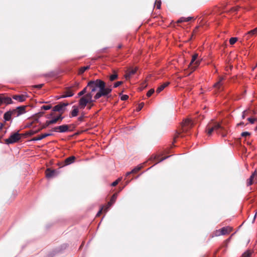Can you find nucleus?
Wrapping results in <instances>:
<instances>
[{
    "mask_svg": "<svg viewBox=\"0 0 257 257\" xmlns=\"http://www.w3.org/2000/svg\"><path fill=\"white\" fill-rule=\"evenodd\" d=\"M87 85L88 92L79 100V107L80 109H84L88 103L94 102L101 97L109 98L111 96V86H106L105 83L100 79L90 81Z\"/></svg>",
    "mask_w": 257,
    "mask_h": 257,
    "instance_id": "obj_1",
    "label": "nucleus"
},
{
    "mask_svg": "<svg viewBox=\"0 0 257 257\" xmlns=\"http://www.w3.org/2000/svg\"><path fill=\"white\" fill-rule=\"evenodd\" d=\"M223 130L224 128L220 123L212 121L208 123L206 127V132L209 136H211L213 132H215L217 134H221L224 137L225 135L222 133V131Z\"/></svg>",
    "mask_w": 257,
    "mask_h": 257,
    "instance_id": "obj_2",
    "label": "nucleus"
},
{
    "mask_svg": "<svg viewBox=\"0 0 257 257\" xmlns=\"http://www.w3.org/2000/svg\"><path fill=\"white\" fill-rule=\"evenodd\" d=\"M198 57V54H195L192 56L191 61L189 65V68L192 71H194L200 63L201 60L197 59Z\"/></svg>",
    "mask_w": 257,
    "mask_h": 257,
    "instance_id": "obj_3",
    "label": "nucleus"
},
{
    "mask_svg": "<svg viewBox=\"0 0 257 257\" xmlns=\"http://www.w3.org/2000/svg\"><path fill=\"white\" fill-rule=\"evenodd\" d=\"M21 138V135L18 132H16L12 134L8 139H6L5 143L7 145L14 144L18 142Z\"/></svg>",
    "mask_w": 257,
    "mask_h": 257,
    "instance_id": "obj_4",
    "label": "nucleus"
},
{
    "mask_svg": "<svg viewBox=\"0 0 257 257\" xmlns=\"http://www.w3.org/2000/svg\"><path fill=\"white\" fill-rule=\"evenodd\" d=\"M232 230V228L229 226L223 227L220 229L217 230L215 231V235L219 236L228 234Z\"/></svg>",
    "mask_w": 257,
    "mask_h": 257,
    "instance_id": "obj_5",
    "label": "nucleus"
},
{
    "mask_svg": "<svg viewBox=\"0 0 257 257\" xmlns=\"http://www.w3.org/2000/svg\"><path fill=\"white\" fill-rule=\"evenodd\" d=\"M224 78L220 77L219 80L213 85V87L215 89L216 93L220 92L223 90V82Z\"/></svg>",
    "mask_w": 257,
    "mask_h": 257,
    "instance_id": "obj_6",
    "label": "nucleus"
},
{
    "mask_svg": "<svg viewBox=\"0 0 257 257\" xmlns=\"http://www.w3.org/2000/svg\"><path fill=\"white\" fill-rule=\"evenodd\" d=\"M182 125L183 132H187L193 126L192 120L189 118H187L182 122Z\"/></svg>",
    "mask_w": 257,
    "mask_h": 257,
    "instance_id": "obj_7",
    "label": "nucleus"
},
{
    "mask_svg": "<svg viewBox=\"0 0 257 257\" xmlns=\"http://www.w3.org/2000/svg\"><path fill=\"white\" fill-rule=\"evenodd\" d=\"M26 106H21L16 108V109L13 110V113H14V117H18L23 114L26 113Z\"/></svg>",
    "mask_w": 257,
    "mask_h": 257,
    "instance_id": "obj_8",
    "label": "nucleus"
},
{
    "mask_svg": "<svg viewBox=\"0 0 257 257\" xmlns=\"http://www.w3.org/2000/svg\"><path fill=\"white\" fill-rule=\"evenodd\" d=\"M68 125L64 124L54 127L53 131L55 132L65 133L68 131Z\"/></svg>",
    "mask_w": 257,
    "mask_h": 257,
    "instance_id": "obj_9",
    "label": "nucleus"
},
{
    "mask_svg": "<svg viewBox=\"0 0 257 257\" xmlns=\"http://www.w3.org/2000/svg\"><path fill=\"white\" fill-rule=\"evenodd\" d=\"M12 97L14 99L19 102H23L26 100V99L28 97V96L26 93H25L20 95H14Z\"/></svg>",
    "mask_w": 257,
    "mask_h": 257,
    "instance_id": "obj_10",
    "label": "nucleus"
},
{
    "mask_svg": "<svg viewBox=\"0 0 257 257\" xmlns=\"http://www.w3.org/2000/svg\"><path fill=\"white\" fill-rule=\"evenodd\" d=\"M12 100L10 97H6L3 95L0 94V106L3 104H11Z\"/></svg>",
    "mask_w": 257,
    "mask_h": 257,
    "instance_id": "obj_11",
    "label": "nucleus"
},
{
    "mask_svg": "<svg viewBox=\"0 0 257 257\" xmlns=\"http://www.w3.org/2000/svg\"><path fill=\"white\" fill-rule=\"evenodd\" d=\"M67 105V104H65V103L56 105L53 107V111L63 112V111H64V109H65V107Z\"/></svg>",
    "mask_w": 257,
    "mask_h": 257,
    "instance_id": "obj_12",
    "label": "nucleus"
},
{
    "mask_svg": "<svg viewBox=\"0 0 257 257\" xmlns=\"http://www.w3.org/2000/svg\"><path fill=\"white\" fill-rule=\"evenodd\" d=\"M256 35H257V27L247 32L244 37L247 40L249 39L251 37Z\"/></svg>",
    "mask_w": 257,
    "mask_h": 257,
    "instance_id": "obj_13",
    "label": "nucleus"
},
{
    "mask_svg": "<svg viewBox=\"0 0 257 257\" xmlns=\"http://www.w3.org/2000/svg\"><path fill=\"white\" fill-rule=\"evenodd\" d=\"M137 71V69L136 68H132L128 70L125 75V79L127 80L129 79L132 77V75L136 73Z\"/></svg>",
    "mask_w": 257,
    "mask_h": 257,
    "instance_id": "obj_14",
    "label": "nucleus"
},
{
    "mask_svg": "<svg viewBox=\"0 0 257 257\" xmlns=\"http://www.w3.org/2000/svg\"><path fill=\"white\" fill-rule=\"evenodd\" d=\"M63 117L61 116V115H59L56 117L53 118L51 120L47 121L46 124L47 125H49L51 124L55 123L58 120H62Z\"/></svg>",
    "mask_w": 257,
    "mask_h": 257,
    "instance_id": "obj_15",
    "label": "nucleus"
},
{
    "mask_svg": "<svg viewBox=\"0 0 257 257\" xmlns=\"http://www.w3.org/2000/svg\"><path fill=\"white\" fill-rule=\"evenodd\" d=\"M51 135V134H48V133L43 134H42V135H41L40 136H38L37 137L33 138L31 140V141H40V140L45 138L46 137L50 136Z\"/></svg>",
    "mask_w": 257,
    "mask_h": 257,
    "instance_id": "obj_16",
    "label": "nucleus"
},
{
    "mask_svg": "<svg viewBox=\"0 0 257 257\" xmlns=\"http://www.w3.org/2000/svg\"><path fill=\"white\" fill-rule=\"evenodd\" d=\"M14 116V113L13 110L7 111L4 115V118L5 121H9L11 120L12 116Z\"/></svg>",
    "mask_w": 257,
    "mask_h": 257,
    "instance_id": "obj_17",
    "label": "nucleus"
},
{
    "mask_svg": "<svg viewBox=\"0 0 257 257\" xmlns=\"http://www.w3.org/2000/svg\"><path fill=\"white\" fill-rule=\"evenodd\" d=\"M74 95V93L73 91L69 88L66 90L65 92V94L62 95L60 98H66L68 97H71Z\"/></svg>",
    "mask_w": 257,
    "mask_h": 257,
    "instance_id": "obj_18",
    "label": "nucleus"
},
{
    "mask_svg": "<svg viewBox=\"0 0 257 257\" xmlns=\"http://www.w3.org/2000/svg\"><path fill=\"white\" fill-rule=\"evenodd\" d=\"M117 197V194H114L111 197L110 201L107 203V204L105 206L107 207V209H109V207L111 206V205L114 203L115 200Z\"/></svg>",
    "mask_w": 257,
    "mask_h": 257,
    "instance_id": "obj_19",
    "label": "nucleus"
},
{
    "mask_svg": "<svg viewBox=\"0 0 257 257\" xmlns=\"http://www.w3.org/2000/svg\"><path fill=\"white\" fill-rule=\"evenodd\" d=\"M75 160V157L74 156H71L67 158H66L65 160V164L66 165H70L73 163Z\"/></svg>",
    "mask_w": 257,
    "mask_h": 257,
    "instance_id": "obj_20",
    "label": "nucleus"
},
{
    "mask_svg": "<svg viewBox=\"0 0 257 257\" xmlns=\"http://www.w3.org/2000/svg\"><path fill=\"white\" fill-rule=\"evenodd\" d=\"M169 82H166L164 83V84H162L161 86H160L156 90V92L157 93H159L161 92L166 87H167L169 84Z\"/></svg>",
    "mask_w": 257,
    "mask_h": 257,
    "instance_id": "obj_21",
    "label": "nucleus"
},
{
    "mask_svg": "<svg viewBox=\"0 0 257 257\" xmlns=\"http://www.w3.org/2000/svg\"><path fill=\"white\" fill-rule=\"evenodd\" d=\"M73 109L72 110L71 112V116L75 117L76 116L78 113V108L75 106H73Z\"/></svg>",
    "mask_w": 257,
    "mask_h": 257,
    "instance_id": "obj_22",
    "label": "nucleus"
},
{
    "mask_svg": "<svg viewBox=\"0 0 257 257\" xmlns=\"http://www.w3.org/2000/svg\"><path fill=\"white\" fill-rule=\"evenodd\" d=\"M54 174V171H51L50 169H48L46 172V177L47 178H50L52 177Z\"/></svg>",
    "mask_w": 257,
    "mask_h": 257,
    "instance_id": "obj_23",
    "label": "nucleus"
},
{
    "mask_svg": "<svg viewBox=\"0 0 257 257\" xmlns=\"http://www.w3.org/2000/svg\"><path fill=\"white\" fill-rule=\"evenodd\" d=\"M87 92H88V88L87 85L82 91L78 93V95L79 96H82L84 95L85 93H86Z\"/></svg>",
    "mask_w": 257,
    "mask_h": 257,
    "instance_id": "obj_24",
    "label": "nucleus"
},
{
    "mask_svg": "<svg viewBox=\"0 0 257 257\" xmlns=\"http://www.w3.org/2000/svg\"><path fill=\"white\" fill-rule=\"evenodd\" d=\"M108 209H107V207L105 206H103L101 208V209L99 210L96 214V216H98L101 213V212L103 211L104 212H107Z\"/></svg>",
    "mask_w": 257,
    "mask_h": 257,
    "instance_id": "obj_25",
    "label": "nucleus"
},
{
    "mask_svg": "<svg viewBox=\"0 0 257 257\" xmlns=\"http://www.w3.org/2000/svg\"><path fill=\"white\" fill-rule=\"evenodd\" d=\"M89 68V66H84L83 67H81L80 69H79V74H82L83 73H84L86 70L88 69Z\"/></svg>",
    "mask_w": 257,
    "mask_h": 257,
    "instance_id": "obj_26",
    "label": "nucleus"
},
{
    "mask_svg": "<svg viewBox=\"0 0 257 257\" xmlns=\"http://www.w3.org/2000/svg\"><path fill=\"white\" fill-rule=\"evenodd\" d=\"M251 253H252V252L251 251L247 250L243 253L242 256V257H250Z\"/></svg>",
    "mask_w": 257,
    "mask_h": 257,
    "instance_id": "obj_27",
    "label": "nucleus"
},
{
    "mask_svg": "<svg viewBox=\"0 0 257 257\" xmlns=\"http://www.w3.org/2000/svg\"><path fill=\"white\" fill-rule=\"evenodd\" d=\"M117 78V74L116 73L113 74L109 76V80L112 81Z\"/></svg>",
    "mask_w": 257,
    "mask_h": 257,
    "instance_id": "obj_28",
    "label": "nucleus"
},
{
    "mask_svg": "<svg viewBox=\"0 0 257 257\" xmlns=\"http://www.w3.org/2000/svg\"><path fill=\"white\" fill-rule=\"evenodd\" d=\"M237 40L236 37H232L229 39V43L231 45L234 44Z\"/></svg>",
    "mask_w": 257,
    "mask_h": 257,
    "instance_id": "obj_29",
    "label": "nucleus"
},
{
    "mask_svg": "<svg viewBox=\"0 0 257 257\" xmlns=\"http://www.w3.org/2000/svg\"><path fill=\"white\" fill-rule=\"evenodd\" d=\"M141 168V167L137 166L134 168L131 171L133 174L137 173Z\"/></svg>",
    "mask_w": 257,
    "mask_h": 257,
    "instance_id": "obj_30",
    "label": "nucleus"
},
{
    "mask_svg": "<svg viewBox=\"0 0 257 257\" xmlns=\"http://www.w3.org/2000/svg\"><path fill=\"white\" fill-rule=\"evenodd\" d=\"M144 103L143 102L139 104L138 107L137 108V111H140L142 109V108L144 107Z\"/></svg>",
    "mask_w": 257,
    "mask_h": 257,
    "instance_id": "obj_31",
    "label": "nucleus"
},
{
    "mask_svg": "<svg viewBox=\"0 0 257 257\" xmlns=\"http://www.w3.org/2000/svg\"><path fill=\"white\" fill-rule=\"evenodd\" d=\"M154 92V89H151L147 93V96L148 97L151 96Z\"/></svg>",
    "mask_w": 257,
    "mask_h": 257,
    "instance_id": "obj_32",
    "label": "nucleus"
},
{
    "mask_svg": "<svg viewBox=\"0 0 257 257\" xmlns=\"http://www.w3.org/2000/svg\"><path fill=\"white\" fill-rule=\"evenodd\" d=\"M120 180H121V178L117 179L116 180H115L113 183H112L111 186H115L119 183V182Z\"/></svg>",
    "mask_w": 257,
    "mask_h": 257,
    "instance_id": "obj_33",
    "label": "nucleus"
},
{
    "mask_svg": "<svg viewBox=\"0 0 257 257\" xmlns=\"http://www.w3.org/2000/svg\"><path fill=\"white\" fill-rule=\"evenodd\" d=\"M41 108L44 110H49L51 108V106L47 105H43L41 107Z\"/></svg>",
    "mask_w": 257,
    "mask_h": 257,
    "instance_id": "obj_34",
    "label": "nucleus"
},
{
    "mask_svg": "<svg viewBox=\"0 0 257 257\" xmlns=\"http://www.w3.org/2000/svg\"><path fill=\"white\" fill-rule=\"evenodd\" d=\"M122 81H117L114 84L113 87L116 88L122 84Z\"/></svg>",
    "mask_w": 257,
    "mask_h": 257,
    "instance_id": "obj_35",
    "label": "nucleus"
},
{
    "mask_svg": "<svg viewBox=\"0 0 257 257\" xmlns=\"http://www.w3.org/2000/svg\"><path fill=\"white\" fill-rule=\"evenodd\" d=\"M241 136L242 137H246L247 136H248L250 135V133L247 132H242L241 133Z\"/></svg>",
    "mask_w": 257,
    "mask_h": 257,
    "instance_id": "obj_36",
    "label": "nucleus"
},
{
    "mask_svg": "<svg viewBox=\"0 0 257 257\" xmlns=\"http://www.w3.org/2000/svg\"><path fill=\"white\" fill-rule=\"evenodd\" d=\"M161 2H157L155 3V7L157 9H159L161 8Z\"/></svg>",
    "mask_w": 257,
    "mask_h": 257,
    "instance_id": "obj_37",
    "label": "nucleus"
},
{
    "mask_svg": "<svg viewBox=\"0 0 257 257\" xmlns=\"http://www.w3.org/2000/svg\"><path fill=\"white\" fill-rule=\"evenodd\" d=\"M247 120L250 123L253 124L255 122V119L251 117H249L247 118Z\"/></svg>",
    "mask_w": 257,
    "mask_h": 257,
    "instance_id": "obj_38",
    "label": "nucleus"
},
{
    "mask_svg": "<svg viewBox=\"0 0 257 257\" xmlns=\"http://www.w3.org/2000/svg\"><path fill=\"white\" fill-rule=\"evenodd\" d=\"M128 98V96L127 95H122L121 96V100H126Z\"/></svg>",
    "mask_w": 257,
    "mask_h": 257,
    "instance_id": "obj_39",
    "label": "nucleus"
},
{
    "mask_svg": "<svg viewBox=\"0 0 257 257\" xmlns=\"http://www.w3.org/2000/svg\"><path fill=\"white\" fill-rule=\"evenodd\" d=\"M186 22V18H184V17L181 18L178 21V23H182V22Z\"/></svg>",
    "mask_w": 257,
    "mask_h": 257,
    "instance_id": "obj_40",
    "label": "nucleus"
},
{
    "mask_svg": "<svg viewBox=\"0 0 257 257\" xmlns=\"http://www.w3.org/2000/svg\"><path fill=\"white\" fill-rule=\"evenodd\" d=\"M247 112V110H244L243 112H242V118L243 119H244L245 117V115L246 114Z\"/></svg>",
    "mask_w": 257,
    "mask_h": 257,
    "instance_id": "obj_41",
    "label": "nucleus"
},
{
    "mask_svg": "<svg viewBox=\"0 0 257 257\" xmlns=\"http://www.w3.org/2000/svg\"><path fill=\"white\" fill-rule=\"evenodd\" d=\"M192 17H187V18H186V22H188L190 20H191L192 19Z\"/></svg>",
    "mask_w": 257,
    "mask_h": 257,
    "instance_id": "obj_42",
    "label": "nucleus"
},
{
    "mask_svg": "<svg viewBox=\"0 0 257 257\" xmlns=\"http://www.w3.org/2000/svg\"><path fill=\"white\" fill-rule=\"evenodd\" d=\"M78 85H79V83H78V82H76L74 83V85H73L72 87H78Z\"/></svg>",
    "mask_w": 257,
    "mask_h": 257,
    "instance_id": "obj_43",
    "label": "nucleus"
},
{
    "mask_svg": "<svg viewBox=\"0 0 257 257\" xmlns=\"http://www.w3.org/2000/svg\"><path fill=\"white\" fill-rule=\"evenodd\" d=\"M180 134L179 133H177V134L176 135V136H175V138H174V141H175V139H176L177 138L179 137L180 136Z\"/></svg>",
    "mask_w": 257,
    "mask_h": 257,
    "instance_id": "obj_44",
    "label": "nucleus"
},
{
    "mask_svg": "<svg viewBox=\"0 0 257 257\" xmlns=\"http://www.w3.org/2000/svg\"><path fill=\"white\" fill-rule=\"evenodd\" d=\"M131 174H133L132 171L127 172L126 173V177L128 176V175H130Z\"/></svg>",
    "mask_w": 257,
    "mask_h": 257,
    "instance_id": "obj_45",
    "label": "nucleus"
},
{
    "mask_svg": "<svg viewBox=\"0 0 257 257\" xmlns=\"http://www.w3.org/2000/svg\"><path fill=\"white\" fill-rule=\"evenodd\" d=\"M93 102H91V104L89 106H88V109H91V107L93 105Z\"/></svg>",
    "mask_w": 257,
    "mask_h": 257,
    "instance_id": "obj_46",
    "label": "nucleus"
},
{
    "mask_svg": "<svg viewBox=\"0 0 257 257\" xmlns=\"http://www.w3.org/2000/svg\"><path fill=\"white\" fill-rule=\"evenodd\" d=\"M237 125H244L245 124H244V123L243 122H241L239 123H238Z\"/></svg>",
    "mask_w": 257,
    "mask_h": 257,
    "instance_id": "obj_47",
    "label": "nucleus"
},
{
    "mask_svg": "<svg viewBox=\"0 0 257 257\" xmlns=\"http://www.w3.org/2000/svg\"><path fill=\"white\" fill-rule=\"evenodd\" d=\"M168 157L161 159V160H160L158 162H161V161H163V160H164L165 159H166V158H167Z\"/></svg>",
    "mask_w": 257,
    "mask_h": 257,
    "instance_id": "obj_48",
    "label": "nucleus"
},
{
    "mask_svg": "<svg viewBox=\"0 0 257 257\" xmlns=\"http://www.w3.org/2000/svg\"><path fill=\"white\" fill-rule=\"evenodd\" d=\"M42 84L36 86V87H38V88H41L42 87Z\"/></svg>",
    "mask_w": 257,
    "mask_h": 257,
    "instance_id": "obj_49",
    "label": "nucleus"
},
{
    "mask_svg": "<svg viewBox=\"0 0 257 257\" xmlns=\"http://www.w3.org/2000/svg\"><path fill=\"white\" fill-rule=\"evenodd\" d=\"M78 119H79V120H82V117H79Z\"/></svg>",
    "mask_w": 257,
    "mask_h": 257,
    "instance_id": "obj_50",
    "label": "nucleus"
},
{
    "mask_svg": "<svg viewBox=\"0 0 257 257\" xmlns=\"http://www.w3.org/2000/svg\"><path fill=\"white\" fill-rule=\"evenodd\" d=\"M256 214L257 213H256L254 216V219H255V218L256 217Z\"/></svg>",
    "mask_w": 257,
    "mask_h": 257,
    "instance_id": "obj_51",
    "label": "nucleus"
}]
</instances>
